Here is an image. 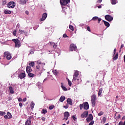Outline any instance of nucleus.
I'll return each instance as SVG.
<instances>
[{
	"label": "nucleus",
	"instance_id": "obj_1",
	"mask_svg": "<svg viewBox=\"0 0 125 125\" xmlns=\"http://www.w3.org/2000/svg\"><path fill=\"white\" fill-rule=\"evenodd\" d=\"M37 64L38 65H36V72L38 74H42V70H44L43 67L45 66V63H42L41 61L39 60L37 61Z\"/></svg>",
	"mask_w": 125,
	"mask_h": 125
},
{
	"label": "nucleus",
	"instance_id": "obj_2",
	"mask_svg": "<svg viewBox=\"0 0 125 125\" xmlns=\"http://www.w3.org/2000/svg\"><path fill=\"white\" fill-rule=\"evenodd\" d=\"M79 107L80 110H83V108L84 110H88V109H89V104H88L87 102H85L82 104H80Z\"/></svg>",
	"mask_w": 125,
	"mask_h": 125
},
{
	"label": "nucleus",
	"instance_id": "obj_3",
	"mask_svg": "<svg viewBox=\"0 0 125 125\" xmlns=\"http://www.w3.org/2000/svg\"><path fill=\"white\" fill-rule=\"evenodd\" d=\"M96 95H93L91 97V103H92V105L93 107H94L95 106V104H96Z\"/></svg>",
	"mask_w": 125,
	"mask_h": 125
},
{
	"label": "nucleus",
	"instance_id": "obj_4",
	"mask_svg": "<svg viewBox=\"0 0 125 125\" xmlns=\"http://www.w3.org/2000/svg\"><path fill=\"white\" fill-rule=\"evenodd\" d=\"M12 42H14L15 43V47H20V44H21V42L19 40L16 39H13Z\"/></svg>",
	"mask_w": 125,
	"mask_h": 125
},
{
	"label": "nucleus",
	"instance_id": "obj_5",
	"mask_svg": "<svg viewBox=\"0 0 125 125\" xmlns=\"http://www.w3.org/2000/svg\"><path fill=\"white\" fill-rule=\"evenodd\" d=\"M15 2L13 1L9 2L7 4L8 7H9V8H14V7H15Z\"/></svg>",
	"mask_w": 125,
	"mask_h": 125
},
{
	"label": "nucleus",
	"instance_id": "obj_6",
	"mask_svg": "<svg viewBox=\"0 0 125 125\" xmlns=\"http://www.w3.org/2000/svg\"><path fill=\"white\" fill-rule=\"evenodd\" d=\"M70 117V113L67 111H65L64 113V118L62 119L63 121H67Z\"/></svg>",
	"mask_w": 125,
	"mask_h": 125
},
{
	"label": "nucleus",
	"instance_id": "obj_7",
	"mask_svg": "<svg viewBox=\"0 0 125 125\" xmlns=\"http://www.w3.org/2000/svg\"><path fill=\"white\" fill-rule=\"evenodd\" d=\"M60 2L61 5H66L70 2V0H60Z\"/></svg>",
	"mask_w": 125,
	"mask_h": 125
},
{
	"label": "nucleus",
	"instance_id": "obj_8",
	"mask_svg": "<svg viewBox=\"0 0 125 125\" xmlns=\"http://www.w3.org/2000/svg\"><path fill=\"white\" fill-rule=\"evenodd\" d=\"M104 18L105 20H107V21H108V22H111V21H113V17L109 15H105L104 17Z\"/></svg>",
	"mask_w": 125,
	"mask_h": 125
},
{
	"label": "nucleus",
	"instance_id": "obj_9",
	"mask_svg": "<svg viewBox=\"0 0 125 125\" xmlns=\"http://www.w3.org/2000/svg\"><path fill=\"white\" fill-rule=\"evenodd\" d=\"M70 50L71 51H76V50H77V46L75 45V44H70Z\"/></svg>",
	"mask_w": 125,
	"mask_h": 125
},
{
	"label": "nucleus",
	"instance_id": "obj_10",
	"mask_svg": "<svg viewBox=\"0 0 125 125\" xmlns=\"http://www.w3.org/2000/svg\"><path fill=\"white\" fill-rule=\"evenodd\" d=\"M87 116H88V111L86 110L84 111L82 114H81V118H87Z\"/></svg>",
	"mask_w": 125,
	"mask_h": 125
},
{
	"label": "nucleus",
	"instance_id": "obj_11",
	"mask_svg": "<svg viewBox=\"0 0 125 125\" xmlns=\"http://www.w3.org/2000/svg\"><path fill=\"white\" fill-rule=\"evenodd\" d=\"M4 55H5L6 58L7 60H10V59H11V55H10V53L7 52H5Z\"/></svg>",
	"mask_w": 125,
	"mask_h": 125
},
{
	"label": "nucleus",
	"instance_id": "obj_12",
	"mask_svg": "<svg viewBox=\"0 0 125 125\" xmlns=\"http://www.w3.org/2000/svg\"><path fill=\"white\" fill-rule=\"evenodd\" d=\"M46 17H47V14L46 13H43L42 18L40 19V21H44L46 19Z\"/></svg>",
	"mask_w": 125,
	"mask_h": 125
},
{
	"label": "nucleus",
	"instance_id": "obj_13",
	"mask_svg": "<svg viewBox=\"0 0 125 125\" xmlns=\"http://www.w3.org/2000/svg\"><path fill=\"white\" fill-rule=\"evenodd\" d=\"M26 77V74H25V72L23 71L22 72H21L19 75V78L20 79H24Z\"/></svg>",
	"mask_w": 125,
	"mask_h": 125
},
{
	"label": "nucleus",
	"instance_id": "obj_14",
	"mask_svg": "<svg viewBox=\"0 0 125 125\" xmlns=\"http://www.w3.org/2000/svg\"><path fill=\"white\" fill-rule=\"evenodd\" d=\"M91 20L93 21H96V20H98V23H99L102 19L101 18H99L98 17H94Z\"/></svg>",
	"mask_w": 125,
	"mask_h": 125
},
{
	"label": "nucleus",
	"instance_id": "obj_15",
	"mask_svg": "<svg viewBox=\"0 0 125 125\" xmlns=\"http://www.w3.org/2000/svg\"><path fill=\"white\" fill-rule=\"evenodd\" d=\"M66 102L69 104V105H73L72 100L71 98H68L66 100Z\"/></svg>",
	"mask_w": 125,
	"mask_h": 125
},
{
	"label": "nucleus",
	"instance_id": "obj_16",
	"mask_svg": "<svg viewBox=\"0 0 125 125\" xmlns=\"http://www.w3.org/2000/svg\"><path fill=\"white\" fill-rule=\"evenodd\" d=\"M26 72L27 73H31L32 72V68L30 66H27L26 67Z\"/></svg>",
	"mask_w": 125,
	"mask_h": 125
},
{
	"label": "nucleus",
	"instance_id": "obj_17",
	"mask_svg": "<svg viewBox=\"0 0 125 125\" xmlns=\"http://www.w3.org/2000/svg\"><path fill=\"white\" fill-rule=\"evenodd\" d=\"M103 21L107 28H109L110 27V23L108 21H106L104 20H103Z\"/></svg>",
	"mask_w": 125,
	"mask_h": 125
},
{
	"label": "nucleus",
	"instance_id": "obj_18",
	"mask_svg": "<svg viewBox=\"0 0 125 125\" xmlns=\"http://www.w3.org/2000/svg\"><path fill=\"white\" fill-rule=\"evenodd\" d=\"M25 125H32V121L27 120L25 122Z\"/></svg>",
	"mask_w": 125,
	"mask_h": 125
},
{
	"label": "nucleus",
	"instance_id": "obj_19",
	"mask_svg": "<svg viewBox=\"0 0 125 125\" xmlns=\"http://www.w3.org/2000/svg\"><path fill=\"white\" fill-rule=\"evenodd\" d=\"M65 99H66V98L65 97V96H62L60 97L59 101H60V102H63V101H64V100H65Z\"/></svg>",
	"mask_w": 125,
	"mask_h": 125
},
{
	"label": "nucleus",
	"instance_id": "obj_20",
	"mask_svg": "<svg viewBox=\"0 0 125 125\" xmlns=\"http://www.w3.org/2000/svg\"><path fill=\"white\" fill-rule=\"evenodd\" d=\"M9 89L10 91V93H11V94H13V93H14V91L13 90V88H12V87L9 86Z\"/></svg>",
	"mask_w": 125,
	"mask_h": 125
},
{
	"label": "nucleus",
	"instance_id": "obj_21",
	"mask_svg": "<svg viewBox=\"0 0 125 125\" xmlns=\"http://www.w3.org/2000/svg\"><path fill=\"white\" fill-rule=\"evenodd\" d=\"M4 13L5 14H11V11L8 10H4Z\"/></svg>",
	"mask_w": 125,
	"mask_h": 125
},
{
	"label": "nucleus",
	"instance_id": "obj_22",
	"mask_svg": "<svg viewBox=\"0 0 125 125\" xmlns=\"http://www.w3.org/2000/svg\"><path fill=\"white\" fill-rule=\"evenodd\" d=\"M118 57H119V54L118 53H117L113 58V60L114 61H116V60H117V59H118Z\"/></svg>",
	"mask_w": 125,
	"mask_h": 125
},
{
	"label": "nucleus",
	"instance_id": "obj_23",
	"mask_svg": "<svg viewBox=\"0 0 125 125\" xmlns=\"http://www.w3.org/2000/svg\"><path fill=\"white\" fill-rule=\"evenodd\" d=\"M61 84H62L61 87L64 90V91H67L68 90V89H67V88H66V87H65L63 85L62 83H61Z\"/></svg>",
	"mask_w": 125,
	"mask_h": 125
},
{
	"label": "nucleus",
	"instance_id": "obj_24",
	"mask_svg": "<svg viewBox=\"0 0 125 125\" xmlns=\"http://www.w3.org/2000/svg\"><path fill=\"white\" fill-rule=\"evenodd\" d=\"M79 71H78V70H76V71H75V73H74L73 76H74V77H78V76H79Z\"/></svg>",
	"mask_w": 125,
	"mask_h": 125
},
{
	"label": "nucleus",
	"instance_id": "obj_25",
	"mask_svg": "<svg viewBox=\"0 0 125 125\" xmlns=\"http://www.w3.org/2000/svg\"><path fill=\"white\" fill-rule=\"evenodd\" d=\"M27 74H28V76L30 77V78H34L35 75H34V74L31 73V72H29V73H27Z\"/></svg>",
	"mask_w": 125,
	"mask_h": 125
},
{
	"label": "nucleus",
	"instance_id": "obj_26",
	"mask_svg": "<svg viewBox=\"0 0 125 125\" xmlns=\"http://www.w3.org/2000/svg\"><path fill=\"white\" fill-rule=\"evenodd\" d=\"M49 43H51V45H52V46H53L54 48H55L56 47V44H55V43L51 42H49Z\"/></svg>",
	"mask_w": 125,
	"mask_h": 125
},
{
	"label": "nucleus",
	"instance_id": "obj_27",
	"mask_svg": "<svg viewBox=\"0 0 125 125\" xmlns=\"http://www.w3.org/2000/svg\"><path fill=\"white\" fill-rule=\"evenodd\" d=\"M29 66L33 67L34 68L35 67V62H32L29 64Z\"/></svg>",
	"mask_w": 125,
	"mask_h": 125
},
{
	"label": "nucleus",
	"instance_id": "obj_28",
	"mask_svg": "<svg viewBox=\"0 0 125 125\" xmlns=\"http://www.w3.org/2000/svg\"><path fill=\"white\" fill-rule=\"evenodd\" d=\"M101 94H102V88H101L99 89V91H98V96H100V95H101Z\"/></svg>",
	"mask_w": 125,
	"mask_h": 125
},
{
	"label": "nucleus",
	"instance_id": "obj_29",
	"mask_svg": "<svg viewBox=\"0 0 125 125\" xmlns=\"http://www.w3.org/2000/svg\"><path fill=\"white\" fill-rule=\"evenodd\" d=\"M7 116H8V117H9V119H12V115H11V113H10V112H8L7 113Z\"/></svg>",
	"mask_w": 125,
	"mask_h": 125
},
{
	"label": "nucleus",
	"instance_id": "obj_30",
	"mask_svg": "<svg viewBox=\"0 0 125 125\" xmlns=\"http://www.w3.org/2000/svg\"><path fill=\"white\" fill-rule=\"evenodd\" d=\"M88 118L90 119V120H91L92 121V120H93V116H92V114H90L88 117Z\"/></svg>",
	"mask_w": 125,
	"mask_h": 125
},
{
	"label": "nucleus",
	"instance_id": "obj_31",
	"mask_svg": "<svg viewBox=\"0 0 125 125\" xmlns=\"http://www.w3.org/2000/svg\"><path fill=\"white\" fill-rule=\"evenodd\" d=\"M34 107H35V104L33 102H31V108L32 109H34Z\"/></svg>",
	"mask_w": 125,
	"mask_h": 125
},
{
	"label": "nucleus",
	"instance_id": "obj_32",
	"mask_svg": "<svg viewBox=\"0 0 125 125\" xmlns=\"http://www.w3.org/2000/svg\"><path fill=\"white\" fill-rule=\"evenodd\" d=\"M111 2L112 4H116V3H117V0H111Z\"/></svg>",
	"mask_w": 125,
	"mask_h": 125
},
{
	"label": "nucleus",
	"instance_id": "obj_33",
	"mask_svg": "<svg viewBox=\"0 0 125 125\" xmlns=\"http://www.w3.org/2000/svg\"><path fill=\"white\" fill-rule=\"evenodd\" d=\"M52 72H53L54 75H56L58 74V72H57V70H53Z\"/></svg>",
	"mask_w": 125,
	"mask_h": 125
},
{
	"label": "nucleus",
	"instance_id": "obj_34",
	"mask_svg": "<svg viewBox=\"0 0 125 125\" xmlns=\"http://www.w3.org/2000/svg\"><path fill=\"white\" fill-rule=\"evenodd\" d=\"M68 85L69 86H72V82L70 80L68 79Z\"/></svg>",
	"mask_w": 125,
	"mask_h": 125
},
{
	"label": "nucleus",
	"instance_id": "obj_35",
	"mask_svg": "<svg viewBox=\"0 0 125 125\" xmlns=\"http://www.w3.org/2000/svg\"><path fill=\"white\" fill-rule=\"evenodd\" d=\"M21 4H25V1L24 0H20Z\"/></svg>",
	"mask_w": 125,
	"mask_h": 125
},
{
	"label": "nucleus",
	"instance_id": "obj_36",
	"mask_svg": "<svg viewBox=\"0 0 125 125\" xmlns=\"http://www.w3.org/2000/svg\"><path fill=\"white\" fill-rule=\"evenodd\" d=\"M86 121L87 123H90V122L92 121V120H90V119L88 118V117H87L86 119Z\"/></svg>",
	"mask_w": 125,
	"mask_h": 125
},
{
	"label": "nucleus",
	"instance_id": "obj_37",
	"mask_svg": "<svg viewBox=\"0 0 125 125\" xmlns=\"http://www.w3.org/2000/svg\"><path fill=\"white\" fill-rule=\"evenodd\" d=\"M5 113L3 111H0V116H4Z\"/></svg>",
	"mask_w": 125,
	"mask_h": 125
},
{
	"label": "nucleus",
	"instance_id": "obj_38",
	"mask_svg": "<svg viewBox=\"0 0 125 125\" xmlns=\"http://www.w3.org/2000/svg\"><path fill=\"white\" fill-rule=\"evenodd\" d=\"M20 34L23 35V34H25V31L22 30H19Z\"/></svg>",
	"mask_w": 125,
	"mask_h": 125
},
{
	"label": "nucleus",
	"instance_id": "obj_39",
	"mask_svg": "<svg viewBox=\"0 0 125 125\" xmlns=\"http://www.w3.org/2000/svg\"><path fill=\"white\" fill-rule=\"evenodd\" d=\"M37 85L38 86H42V83H41V82H38L37 83Z\"/></svg>",
	"mask_w": 125,
	"mask_h": 125
},
{
	"label": "nucleus",
	"instance_id": "obj_40",
	"mask_svg": "<svg viewBox=\"0 0 125 125\" xmlns=\"http://www.w3.org/2000/svg\"><path fill=\"white\" fill-rule=\"evenodd\" d=\"M46 113H47V110L46 109H42V114H46Z\"/></svg>",
	"mask_w": 125,
	"mask_h": 125
},
{
	"label": "nucleus",
	"instance_id": "obj_41",
	"mask_svg": "<svg viewBox=\"0 0 125 125\" xmlns=\"http://www.w3.org/2000/svg\"><path fill=\"white\" fill-rule=\"evenodd\" d=\"M103 114H104V112H103V111H101L100 112V113H99L98 114V116H102V115H103Z\"/></svg>",
	"mask_w": 125,
	"mask_h": 125
},
{
	"label": "nucleus",
	"instance_id": "obj_42",
	"mask_svg": "<svg viewBox=\"0 0 125 125\" xmlns=\"http://www.w3.org/2000/svg\"><path fill=\"white\" fill-rule=\"evenodd\" d=\"M72 119L73 120H74V121H77V117H76L75 115L72 116Z\"/></svg>",
	"mask_w": 125,
	"mask_h": 125
},
{
	"label": "nucleus",
	"instance_id": "obj_43",
	"mask_svg": "<svg viewBox=\"0 0 125 125\" xmlns=\"http://www.w3.org/2000/svg\"><path fill=\"white\" fill-rule=\"evenodd\" d=\"M77 78H78V77H76L73 76V78L72 79V82H75V81H76L77 80Z\"/></svg>",
	"mask_w": 125,
	"mask_h": 125
},
{
	"label": "nucleus",
	"instance_id": "obj_44",
	"mask_svg": "<svg viewBox=\"0 0 125 125\" xmlns=\"http://www.w3.org/2000/svg\"><path fill=\"white\" fill-rule=\"evenodd\" d=\"M63 108H65V109H68V108H69V104H66L65 105H64Z\"/></svg>",
	"mask_w": 125,
	"mask_h": 125
},
{
	"label": "nucleus",
	"instance_id": "obj_45",
	"mask_svg": "<svg viewBox=\"0 0 125 125\" xmlns=\"http://www.w3.org/2000/svg\"><path fill=\"white\" fill-rule=\"evenodd\" d=\"M54 108V105H51L49 107V110H52Z\"/></svg>",
	"mask_w": 125,
	"mask_h": 125
},
{
	"label": "nucleus",
	"instance_id": "obj_46",
	"mask_svg": "<svg viewBox=\"0 0 125 125\" xmlns=\"http://www.w3.org/2000/svg\"><path fill=\"white\" fill-rule=\"evenodd\" d=\"M69 29L71 30V31H74V27L72 25H69Z\"/></svg>",
	"mask_w": 125,
	"mask_h": 125
},
{
	"label": "nucleus",
	"instance_id": "obj_47",
	"mask_svg": "<svg viewBox=\"0 0 125 125\" xmlns=\"http://www.w3.org/2000/svg\"><path fill=\"white\" fill-rule=\"evenodd\" d=\"M33 118H34V117H33V116H31L29 117L27 119V120H28V121H32V120H32V119H33Z\"/></svg>",
	"mask_w": 125,
	"mask_h": 125
},
{
	"label": "nucleus",
	"instance_id": "obj_48",
	"mask_svg": "<svg viewBox=\"0 0 125 125\" xmlns=\"http://www.w3.org/2000/svg\"><path fill=\"white\" fill-rule=\"evenodd\" d=\"M16 32H17L16 30H15L13 32V36H16Z\"/></svg>",
	"mask_w": 125,
	"mask_h": 125
},
{
	"label": "nucleus",
	"instance_id": "obj_49",
	"mask_svg": "<svg viewBox=\"0 0 125 125\" xmlns=\"http://www.w3.org/2000/svg\"><path fill=\"white\" fill-rule=\"evenodd\" d=\"M94 124V121H92L89 124V125H93Z\"/></svg>",
	"mask_w": 125,
	"mask_h": 125
},
{
	"label": "nucleus",
	"instance_id": "obj_50",
	"mask_svg": "<svg viewBox=\"0 0 125 125\" xmlns=\"http://www.w3.org/2000/svg\"><path fill=\"white\" fill-rule=\"evenodd\" d=\"M4 119H5L6 120H7L8 119H9V118L8 117V116L7 115H5L4 116Z\"/></svg>",
	"mask_w": 125,
	"mask_h": 125
},
{
	"label": "nucleus",
	"instance_id": "obj_51",
	"mask_svg": "<svg viewBox=\"0 0 125 125\" xmlns=\"http://www.w3.org/2000/svg\"><path fill=\"white\" fill-rule=\"evenodd\" d=\"M125 45H124V44H122L121 45V47H120V52H121V50L122 49V48H123V47H124Z\"/></svg>",
	"mask_w": 125,
	"mask_h": 125
},
{
	"label": "nucleus",
	"instance_id": "obj_52",
	"mask_svg": "<svg viewBox=\"0 0 125 125\" xmlns=\"http://www.w3.org/2000/svg\"><path fill=\"white\" fill-rule=\"evenodd\" d=\"M119 125H124V122H123V121H120L119 123Z\"/></svg>",
	"mask_w": 125,
	"mask_h": 125
},
{
	"label": "nucleus",
	"instance_id": "obj_53",
	"mask_svg": "<svg viewBox=\"0 0 125 125\" xmlns=\"http://www.w3.org/2000/svg\"><path fill=\"white\" fill-rule=\"evenodd\" d=\"M87 31H88V32H91L90 27L89 26H88L87 27Z\"/></svg>",
	"mask_w": 125,
	"mask_h": 125
},
{
	"label": "nucleus",
	"instance_id": "obj_54",
	"mask_svg": "<svg viewBox=\"0 0 125 125\" xmlns=\"http://www.w3.org/2000/svg\"><path fill=\"white\" fill-rule=\"evenodd\" d=\"M117 51V49L116 48L114 49L113 53H114V56H115V54H116V52Z\"/></svg>",
	"mask_w": 125,
	"mask_h": 125
},
{
	"label": "nucleus",
	"instance_id": "obj_55",
	"mask_svg": "<svg viewBox=\"0 0 125 125\" xmlns=\"http://www.w3.org/2000/svg\"><path fill=\"white\" fill-rule=\"evenodd\" d=\"M63 38H68V36L66 34H63Z\"/></svg>",
	"mask_w": 125,
	"mask_h": 125
},
{
	"label": "nucleus",
	"instance_id": "obj_56",
	"mask_svg": "<svg viewBox=\"0 0 125 125\" xmlns=\"http://www.w3.org/2000/svg\"><path fill=\"white\" fill-rule=\"evenodd\" d=\"M18 101H19V102H21V101H22V98H19L18 99Z\"/></svg>",
	"mask_w": 125,
	"mask_h": 125
},
{
	"label": "nucleus",
	"instance_id": "obj_57",
	"mask_svg": "<svg viewBox=\"0 0 125 125\" xmlns=\"http://www.w3.org/2000/svg\"><path fill=\"white\" fill-rule=\"evenodd\" d=\"M30 54H34V51H31L30 52V53L28 54V55H30Z\"/></svg>",
	"mask_w": 125,
	"mask_h": 125
},
{
	"label": "nucleus",
	"instance_id": "obj_58",
	"mask_svg": "<svg viewBox=\"0 0 125 125\" xmlns=\"http://www.w3.org/2000/svg\"><path fill=\"white\" fill-rule=\"evenodd\" d=\"M42 120L43 121V122H44L45 121V118L44 117H42Z\"/></svg>",
	"mask_w": 125,
	"mask_h": 125
},
{
	"label": "nucleus",
	"instance_id": "obj_59",
	"mask_svg": "<svg viewBox=\"0 0 125 125\" xmlns=\"http://www.w3.org/2000/svg\"><path fill=\"white\" fill-rule=\"evenodd\" d=\"M103 120L104 122H106V117H104Z\"/></svg>",
	"mask_w": 125,
	"mask_h": 125
},
{
	"label": "nucleus",
	"instance_id": "obj_60",
	"mask_svg": "<svg viewBox=\"0 0 125 125\" xmlns=\"http://www.w3.org/2000/svg\"><path fill=\"white\" fill-rule=\"evenodd\" d=\"M19 27H20V24L18 23L17 25V28H19Z\"/></svg>",
	"mask_w": 125,
	"mask_h": 125
},
{
	"label": "nucleus",
	"instance_id": "obj_61",
	"mask_svg": "<svg viewBox=\"0 0 125 125\" xmlns=\"http://www.w3.org/2000/svg\"><path fill=\"white\" fill-rule=\"evenodd\" d=\"M98 2H99V3L102 2V0H98Z\"/></svg>",
	"mask_w": 125,
	"mask_h": 125
},
{
	"label": "nucleus",
	"instance_id": "obj_62",
	"mask_svg": "<svg viewBox=\"0 0 125 125\" xmlns=\"http://www.w3.org/2000/svg\"><path fill=\"white\" fill-rule=\"evenodd\" d=\"M19 106H20V107H22V103H20Z\"/></svg>",
	"mask_w": 125,
	"mask_h": 125
},
{
	"label": "nucleus",
	"instance_id": "obj_63",
	"mask_svg": "<svg viewBox=\"0 0 125 125\" xmlns=\"http://www.w3.org/2000/svg\"><path fill=\"white\" fill-rule=\"evenodd\" d=\"M26 100H27L26 98H23V102H25Z\"/></svg>",
	"mask_w": 125,
	"mask_h": 125
},
{
	"label": "nucleus",
	"instance_id": "obj_64",
	"mask_svg": "<svg viewBox=\"0 0 125 125\" xmlns=\"http://www.w3.org/2000/svg\"><path fill=\"white\" fill-rule=\"evenodd\" d=\"M25 13H26L27 15H28V14H29V12H28V11H25Z\"/></svg>",
	"mask_w": 125,
	"mask_h": 125
}]
</instances>
